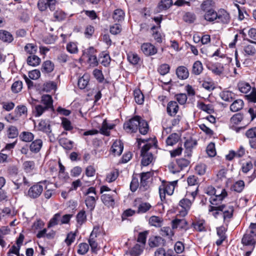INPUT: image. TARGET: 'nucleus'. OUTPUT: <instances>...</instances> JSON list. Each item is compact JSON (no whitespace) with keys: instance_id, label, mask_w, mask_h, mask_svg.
Returning <instances> with one entry per match:
<instances>
[{"instance_id":"1","label":"nucleus","mask_w":256,"mask_h":256,"mask_svg":"<svg viewBox=\"0 0 256 256\" xmlns=\"http://www.w3.org/2000/svg\"><path fill=\"white\" fill-rule=\"evenodd\" d=\"M138 126L141 134L144 135L147 134L149 129L148 125L146 120H142L138 116H136L125 122L124 128L127 132H136Z\"/></svg>"},{"instance_id":"2","label":"nucleus","mask_w":256,"mask_h":256,"mask_svg":"<svg viewBox=\"0 0 256 256\" xmlns=\"http://www.w3.org/2000/svg\"><path fill=\"white\" fill-rule=\"evenodd\" d=\"M151 147L152 145L150 144H146L142 148L141 156L142 158L141 163L143 166H148L154 160L152 154L151 152H148Z\"/></svg>"},{"instance_id":"3","label":"nucleus","mask_w":256,"mask_h":256,"mask_svg":"<svg viewBox=\"0 0 256 256\" xmlns=\"http://www.w3.org/2000/svg\"><path fill=\"white\" fill-rule=\"evenodd\" d=\"M227 196V192L224 189H222L220 191V194H216L214 196H212L210 199V202L211 204L208 207L209 212H212L210 211V208L213 206H220L224 204H221L222 201L223 199Z\"/></svg>"},{"instance_id":"4","label":"nucleus","mask_w":256,"mask_h":256,"mask_svg":"<svg viewBox=\"0 0 256 256\" xmlns=\"http://www.w3.org/2000/svg\"><path fill=\"white\" fill-rule=\"evenodd\" d=\"M56 0H38V8L41 12L46 11L48 8L50 11H54L56 9Z\"/></svg>"},{"instance_id":"5","label":"nucleus","mask_w":256,"mask_h":256,"mask_svg":"<svg viewBox=\"0 0 256 256\" xmlns=\"http://www.w3.org/2000/svg\"><path fill=\"white\" fill-rule=\"evenodd\" d=\"M220 210L221 212H223V217L224 220L227 219H230L233 214L234 208L233 206L223 205L220 206H213L211 208L210 211H213V210Z\"/></svg>"},{"instance_id":"6","label":"nucleus","mask_w":256,"mask_h":256,"mask_svg":"<svg viewBox=\"0 0 256 256\" xmlns=\"http://www.w3.org/2000/svg\"><path fill=\"white\" fill-rule=\"evenodd\" d=\"M116 196L115 190L112 192L110 194H103L101 196L102 202L108 206H113L114 204V198Z\"/></svg>"},{"instance_id":"7","label":"nucleus","mask_w":256,"mask_h":256,"mask_svg":"<svg viewBox=\"0 0 256 256\" xmlns=\"http://www.w3.org/2000/svg\"><path fill=\"white\" fill-rule=\"evenodd\" d=\"M43 191V186L39 184H34L31 186L28 192V196L32 198H38Z\"/></svg>"},{"instance_id":"8","label":"nucleus","mask_w":256,"mask_h":256,"mask_svg":"<svg viewBox=\"0 0 256 256\" xmlns=\"http://www.w3.org/2000/svg\"><path fill=\"white\" fill-rule=\"evenodd\" d=\"M141 50L146 56H152L157 52L156 48L154 45L148 42L143 44L141 46Z\"/></svg>"},{"instance_id":"9","label":"nucleus","mask_w":256,"mask_h":256,"mask_svg":"<svg viewBox=\"0 0 256 256\" xmlns=\"http://www.w3.org/2000/svg\"><path fill=\"white\" fill-rule=\"evenodd\" d=\"M191 204V202L187 198L182 200L179 202V206L182 208V210L180 212V215L182 216H186Z\"/></svg>"},{"instance_id":"10","label":"nucleus","mask_w":256,"mask_h":256,"mask_svg":"<svg viewBox=\"0 0 256 256\" xmlns=\"http://www.w3.org/2000/svg\"><path fill=\"white\" fill-rule=\"evenodd\" d=\"M242 242V244L245 246H250L252 247V246H255V244L256 243V240L255 239V236L249 234L248 232L244 236Z\"/></svg>"},{"instance_id":"11","label":"nucleus","mask_w":256,"mask_h":256,"mask_svg":"<svg viewBox=\"0 0 256 256\" xmlns=\"http://www.w3.org/2000/svg\"><path fill=\"white\" fill-rule=\"evenodd\" d=\"M151 174L150 172H142L140 176V188L142 190H146L148 188V180L150 178Z\"/></svg>"},{"instance_id":"12","label":"nucleus","mask_w":256,"mask_h":256,"mask_svg":"<svg viewBox=\"0 0 256 256\" xmlns=\"http://www.w3.org/2000/svg\"><path fill=\"white\" fill-rule=\"evenodd\" d=\"M37 128L38 130L45 132L47 134H49L52 132L50 122L48 120H41Z\"/></svg>"},{"instance_id":"13","label":"nucleus","mask_w":256,"mask_h":256,"mask_svg":"<svg viewBox=\"0 0 256 256\" xmlns=\"http://www.w3.org/2000/svg\"><path fill=\"white\" fill-rule=\"evenodd\" d=\"M218 18L220 22L224 24L229 23L230 21V14L224 10L220 9L219 10L217 14Z\"/></svg>"},{"instance_id":"14","label":"nucleus","mask_w":256,"mask_h":256,"mask_svg":"<svg viewBox=\"0 0 256 256\" xmlns=\"http://www.w3.org/2000/svg\"><path fill=\"white\" fill-rule=\"evenodd\" d=\"M179 106L175 101H170L168 104L166 111L170 116H174L178 112Z\"/></svg>"},{"instance_id":"15","label":"nucleus","mask_w":256,"mask_h":256,"mask_svg":"<svg viewBox=\"0 0 256 256\" xmlns=\"http://www.w3.org/2000/svg\"><path fill=\"white\" fill-rule=\"evenodd\" d=\"M188 222L184 218H176L172 221V228L186 229Z\"/></svg>"},{"instance_id":"16","label":"nucleus","mask_w":256,"mask_h":256,"mask_svg":"<svg viewBox=\"0 0 256 256\" xmlns=\"http://www.w3.org/2000/svg\"><path fill=\"white\" fill-rule=\"evenodd\" d=\"M176 74L178 77L181 80L187 78L189 75L188 68L184 66H178L176 69Z\"/></svg>"},{"instance_id":"17","label":"nucleus","mask_w":256,"mask_h":256,"mask_svg":"<svg viewBox=\"0 0 256 256\" xmlns=\"http://www.w3.org/2000/svg\"><path fill=\"white\" fill-rule=\"evenodd\" d=\"M96 237V234L94 232V230L92 231L90 234V238L88 240L89 244L90 246L92 251L93 252H96L98 250V243L95 240V238Z\"/></svg>"},{"instance_id":"18","label":"nucleus","mask_w":256,"mask_h":256,"mask_svg":"<svg viewBox=\"0 0 256 256\" xmlns=\"http://www.w3.org/2000/svg\"><path fill=\"white\" fill-rule=\"evenodd\" d=\"M42 146V141L40 139H37L33 141L30 146V150L34 153L39 152Z\"/></svg>"},{"instance_id":"19","label":"nucleus","mask_w":256,"mask_h":256,"mask_svg":"<svg viewBox=\"0 0 256 256\" xmlns=\"http://www.w3.org/2000/svg\"><path fill=\"white\" fill-rule=\"evenodd\" d=\"M200 8L202 10L206 12L214 8L215 2L212 0H205L201 4Z\"/></svg>"},{"instance_id":"20","label":"nucleus","mask_w":256,"mask_h":256,"mask_svg":"<svg viewBox=\"0 0 256 256\" xmlns=\"http://www.w3.org/2000/svg\"><path fill=\"white\" fill-rule=\"evenodd\" d=\"M173 4L172 0H161L158 6L157 11L160 12L161 11L166 10L169 8Z\"/></svg>"},{"instance_id":"21","label":"nucleus","mask_w":256,"mask_h":256,"mask_svg":"<svg viewBox=\"0 0 256 256\" xmlns=\"http://www.w3.org/2000/svg\"><path fill=\"white\" fill-rule=\"evenodd\" d=\"M218 12L214 8L204 12V18L205 20L210 22H213L218 18Z\"/></svg>"},{"instance_id":"22","label":"nucleus","mask_w":256,"mask_h":256,"mask_svg":"<svg viewBox=\"0 0 256 256\" xmlns=\"http://www.w3.org/2000/svg\"><path fill=\"white\" fill-rule=\"evenodd\" d=\"M123 145L120 142H115L112 146V152L115 156H120L123 150Z\"/></svg>"},{"instance_id":"23","label":"nucleus","mask_w":256,"mask_h":256,"mask_svg":"<svg viewBox=\"0 0 256 256\" xmlns=\"http://www.w3.org/2000/svg\"><path fill=\"white\" fill-rule=\"evenodd\" d=\"M98 199H96L92 196H87L85 198V204L88 208L90 211L94 210L96 206V201Z\"/></svg>"},{"instance_id":"24","label":"nucleus","mask_w":256,"mask_h":256,"mask_svg":"<svg viewBox=\"0 0 256 256\" xmlns=\"http://www.w3.org/2000/svg\"><path fill=\"white\" fill-rule=\"evenodd\" d=\"M144 248L142 246L136 244L126 254L130 256H138L142 252Z\"/></svg>"},{"instance_id":"25","label":"nucleus","mask_w":256,"mask_h":256,"mask_svg":"<svg viewBox=\"0 0 256 256\" xmlns=\"http://www.w3.org/2000/svg\"><path fill=\"white\" fill-rule=\"evenodd\" d=\"M216 230L219 238L216 241V244L217 246H220L226 238L225 228L224 227L221 226L217 228Z\"/></svg>"},{"instance_id":"26","label":"nucleus","mask_w":256,"mask_h":256,"mask_svg":"<svg viewBox=\"0 0 256 256\" xmlns=\"http://www.w3.org/2000/svg\"><path fill=\"white\" fill-rule=\"evenodd\" d=\"M27 64L32 66H36L40 63V58L34 54L28 56Z\"/></svg>"},{"instance_id":"27","label":"nucleus","mask_w":256,"mask_h":256,"mask_svg":"<svg viewBox=\"0 0 256 256\" xmlns=\"http://www.w3.org/2000/svg\"><path fill=\"white\" fill-rule=\"evenodd\" d=\"M244 106V102L242 100L238 99L235 100L230 106V110L233 112L239 111Z\"/></svg>"},{"instance_id":"28","label":"nucleus","mask_w":256,"mask_h":256,"mask_svg":"<svg viewBox=\"0 0 256 256\" xmlns=\"http://www.w3.org/2000/svg\"><path fill=\"white\" fill-rule=\"evenodd\" d=\"M0 40L4 42H11L13 40V36L8 32L0 30Z\"/></svg>"},{"instance_id":"29","label":"nucleus","mask_w":256,"mask_h":256,"mask_svg":"<svg viewBox=\"0 0 256 256\" xmlns=\"http://www.w3.org/2000/svg\"><path fill=\"white\" fill-rule=\"evenodd\" d=\"M203 69L202 63L197 60L193 64L192 72L195 75H199L202 72Z\"/></svg>"},{"instance_id":"30","label":"nucleus","mask_w":256,"mask_h":256,"mask_svg":"<svg viewBox=\"0 0 256 256\" xmlns=\"http://www.w3.org/2000/svg\"><path fill=\"white\" fill-rule=\"evenodd\" d=\"M22 168L26 173H31L35 168V163L32 160H26L23 162Z\"/></svg>"},{"instance_id":"31","label":"nucleus","mask_w":256,"mask_h":256,"mask_svg":"<svg viewBox=\"0 0 256 256\" xmlns=\"http://www.w3.org/2000/svg\"><path fill=\"white\" fill-rule=\"evenodd\" d=\"M220 96L222 100L228 102H230L235 98L234 94L230 91L222 92L220 94Z\"/></svg>"},{"instance_id":"32","label":"nucleus","mask_w":256,"mask_h":256,"mask_svg":"<svg viewBox=\"0 0 256 256\" xmlns=\"http://www.w3.org/2000/svg\"><path fill=\"white\" fill-rule=\"evenodd\" d=\"M112 17L116 22H119L124 20V13L121 9H116L114 11Z\"/></svg>"},{"instance_id":"33","label":"nucleus","mask_w":256,"mask_h":256,"mask_svg":"<svg viewBox=\"0 0 256 256\" xmlns=\"http://www.w3.org/2000/svg\"><path fill=\"white\" fill-rule=\"evenodd\" d=\"M163 220L162 218L157 216H152L149 219V224L155 227H160Z\"/></svg>"},{"instance_id":"34","label":"nucleus","mask_w":256,"mask_h":256,"mask_svg":"<svg viewBox=\"0 0 256 256\" xmlns=\"http://www.w3.org/2000/svg\"><path fill=\"white\" fill-rule=\"evenodd\" d=\"M90 78L88 74H84L79 78L78 80V86L80 89H84L86 88L89 82Z\"/></svg>"},{"instance_id":"35","label":"nucleus","mask_w":256,"mask_h":256,"mask_svg":"<svg viewBox=\"0 0 256 256\" xmlns=\"http://www.w3.org/2000/svg\"><path fill=\"white\" fill-rule=\"evenodd\" d=\"M41 102L48 109L52 106V100L50 95L45 94L42 96V97Z\"/></svg>"},{"instance_id":"36","label":"nucleus","mask_w":256,"mask_h":256,"mask_svg":"<svg viewBox=\"0 0 256 256\" xmlns=\"http://www.w3.org/2000/svg\"><path fill=\"white\" fill-rule=\"evenodd\" d=\"M180 139L179 136L176 133H173L170 135L166 140V144L173 146L177 143Z\"/></svg>"},{"instance_id":"37","label":"nucleus","mask_w":256,"mask_h":256,"mask_svg":"<svg viewBox=\"0 0 256 256\" xmlns=\"http://www.w3.org/2000/svg\"><path fill=\"white\" fill-rule=\"evenodd\" d=\"M134 96L136 102L138 104H142L144 102V96L140 89L135 90Z\"/></svg>"},{"instance_id":"38","label":"nucleus","mask_w":256,"mask_h":256,"mask_svg":"<svg viewBox=\"0 0 256 256\" xmlns=\"http://www.w3.org/2000/svg\"><path fill=\"white\" fill-rule=\"evenodd\" d=\"M54 68V64L50 60H46L42 65V72L49 73L52 72Z\"/></svg>"},{"instance_id":"39","label":"nucleus","mask_w":256,"mask_h":256,"mask_svg":"<svg viewBox=\"0 0 256 256\" xmlns=\"http://www.w3.org/2000/svg\"><path fill=\"white\" fill-rule=\"evenodd\" d=\"M214 74L216 75H220L224 71V68L220 64H216L208 68Z\"/></svg>"},{"instance_id":"40","label":"nucleus","mask_w":256,"mask_h":256,"mask_svg":"<svg viewBox=\"0 0 256 256\" xmlns=\"http://www.w3.org/2000/svg\"><path fill=\"white\" fill-rule=\"evenodd\" d=\"M20 138L22 141L30 142L34 138V135L30 132H23L20 134Z\"/></svg>"},{"instance_id":"41","label":"nucleus","mask_w":256,"mask_h":256,"mask_svg":"<svg viewBox=\"0 0 256 256\" xmlns=\"http://www.w3.org/2000/svg\"><path fill=\"white\" fill-rule=\"evenodd\" d=\"M61 221V214L60 213L55 214L50 220L48 227H52L54 226L60 224Z\"/></svg>"},{"instance_id":"42","label":"nucleus","mask_w":256,"mask_h":256,"mask_svg":"<svg viewBox=\"0 0 256 256\" xmlns=\"http://www.w3.org/2000/svg\"><path fill=\"white\" fill-rule=\"evenodd\" d=\"M152 208V206L148 202H142L138 208L137 213L143 214L147 212Z\"/></svg>"},{"instance_id":"43","label":"nucleus","mask_w":256,"mask_h":256,"mask_svg":"<svg viewBox=\"0 0 256 256\" xmlns=\"http://www.w3.org/2000/svg\"><path fill=\"white\" fill-rule=\"evenodd\" d=\"M60 144L65 149L71 150L72 148L73 142L66 138H62L59 140Z\"/></svg>"},{"instance_id":"44","label":"nucleus","mask_w":256,"mask_h":256,"mask_svg":"<svg viewBox=\"0 0 256 256\" xmlns=\"http://www.w3.org/2000/svg\"><path fill=\"white\" fill-rule=\"evenodd\" d=\"M24 50L26 54L31 56L36 53L37 51V46L32 44H28L25 46Z\"/></svg>"},{"instance_id":"45","label":"nucleus","mask_w":256,"mask_h":256,"mask_svg":"<svg viewBox=\"0 0 256 256\" xmlns=\"http://www.w3.org/2000/svg\"><path fill=\"white\" fill-rule=\"evenodd\" d=\"M238 87L240 91L244 94L248 93L251 89L250 86L248 83L244 82H239Z\"/></svg>"},{"instance_id":"46","label":"nucleus","mask_w":256,"mask_h":256,"mask_svg":"<svg viewBox=\"0 0 256 256\" xmlns=\"http://www.w3.org/2000/svg\"><path fill=\"white\" fill-rule=\"evenodd\" d=\"M18 135V132L17 128L13 126H11L8 130V136L9 138H14Z\"/></svg>"},{"instance_id":"47","label":"nucleus","mask_w":256,"mask_h":256,"mask_svg":"<svg viewBox=\"0 0 256 256\" xmlns=\"http://www.w3.org/2000/svg\"><path fill=\"white\" fill-rule=\"evenodd\" d=\"M48 109L46 107L42 104H36L34 106V112L36 116H40Z\"/></svg>"},{"instance_id":"48","label":"nucleus","mask_w":256,"mask_h":256,"mask_svg":"<svg viewBox=\"0 0 256 256\" xmlns=\"http://www.w3.org/2000/svg\"><path fill=\"white\" fill-rule=\"evenodd\" d=\"M202 86L208 92H211L215 88L214 84L212 80L208 81L204 80L202 84Z\"/></svg>"},{"instance_id":"49","label":"nucleus","mask_w":256,"mask_h":256,"mask_svg":"<svg viewBox=\"0 0 256 256\" xmlns=\"http://www.w3.org/2000/svg\"><path fill=\"white\" fill-rule=\"evenodd\" d=\"M77 222L80 225H82L86 222V216L84 210L80 211L76 216Z\"/></svg>"},{"instance_id":"50","label":"nucleus","mask_w":256,"mask_h":256,"mask_svg":"<svg viewBox=\"0 0 256 256\" xmlns=\"http://www.w3.org/2000/svg\"><path fill=\"white\" fill-rule=\"evenodd\" d=\"M77 232V230L74 232H70L68 234L66 238L64 240L67 246H70L74 242Z\"/></svg>"},{"instance_id":"51","label":"nucleus","mask_w":256,"mask_h":256,"mask_svg":"<svg viewBox=\"0 0 256 256\" xmlns=\"http://www.w3.org/2000/svg\"><path fill=\"white\" fill-rule=\"evenodd\" d=\"M243 118V116L240 113H237L230 118V121L232 124H238L242 121Z\"/></svg>"},{"instance_id":"52","label":"nucleus","mask_w":256,"mask_h":256,"mask_svg":"<svg viewBox=\"0 0 256 256\" xmlns=\"http://www.w3.org/2000/svg\"><path fill=\"white\" fill-rule=\"evenodd\" d=\"M244 187V182L243 180H238L236 182L233 186L232 189L235 192H242Z\"/></svg>"},{"instance_id":"53","label":"nucleus","mask_w":256,"mask_h":256,"mask_svg":"<svg viewBox=\"0 0 256 256\" xmlns=\"http://www.w3.org/2000/svg\"><path fill=\"white\" fill-rule=\"evenodd\" d=\"M244 52L248 56H254L256 53V49L253 44H250L244 46Z\"/></svg>"},{"instance_id":"54","label":"nucleus","mask_w":256,"mask_h":256,"mask_svg":"<svg viewBox=\"0 0 256 256\" xmlns=\"http://www.w3.org/2000/svg\"><path fill=\"white\" fill-rule=\"evenodd\" d=\"M173 252L168 250L166 252L162 248H158L154 254L155 256H172Z\"/></svg>"},{"instance_id":"55","label":"nucleus","mask_w":256,"mask_h":256,"mask_svg":"<svg viewBox=\"0 0 256 256\" xmlns=\"http://www.w3.org/2000/svg\"><path fill=\"white\" fill-rule=\"evenodd\" d=\"M148 234V231H144V232H140L138 238V242H140V246H142L143 248L144 247L146 244V238Z\"/></svg>"},{"instance_id":"56","label":"nucleus","mask_w":256,"mask_h":256,"mask_svg":"<svg viewBox=\"0 0 256 256\" xmlns=\"http://www.w3.org/2000/svg\"><path fill=\"white\" fill-rule=\"evenodd\" d=\"M128 60L131 64H136L138 62L140 58L136 54L130 52L128 54Z\"/></svg>"},{"instance_id":"57","label":"nucleus","mask_w":256,"mask_h":256,"mask_svg":"<svg viewBox=\"0 0 256 256\" xmlns=\"http://www.w3.org/2000/svg\"><path fill=\"white\" fill-rule=\"evenodd\" d=\"M161 240L160 236H153L150 238L148 240V244L150 247L154 248L159 246L160 240Z\"/></svg>"},{"instance_id":"58","label":"nucleus","mask_w":256,"mask_h":256,"mask_svg":"<svg viewBox=\"0 0 256 256\" xmlns=\"http://www.w3.org/2000/svg\"><path fill=\"white\" fill-rule=\"evenodd\" d=\"M66 50L70 54H76L78 52V48L76 43L70 42L66 45Z\"/></svg>"},{"instance_id":"59","label":"nucleus","mask_w":256,"mask_h":256,"mask_svg":"<svg viewBox=\"0 0 256 256\" xmlns=\"http://www.w3.org/2000/svg\"><path fill=\"white\" fill-rule=\"evenodd\" d=\"M66 14L62 10H57L54 14V20L62 21L66 18Z\"/></svg>"},{"instance_id":"60","label":"nucleus","mask_w":256,"mask_h":256,"mask_svg":"<svg viewBox=\"0 0 256 256\" xmlns=\"http://www.w3.org/2000/svg\"><path fill=\"white\" fill-rule=\"evenodd\" d=\"M160 234L163 236L170 238L174 235V232L171 228L168 226H165L160 229Z\"/></svg>"},{"instance_id":"61","label":"nucleus","mask_w":256,"mask_h":256,"mask_svg":"<svg viewBox=\"0 0 256 256\" xmlns=\"http://www.w3.org/2000/svg\"><path fill=\"white\" fill-rule=\"evenodd\" d=\"M206 153L210 157H213L216 154V151L215 149V145L214 143L210 142L206 148Z\"/></svg>"},{"instance_id":"62","label":"nucleus","mask_w":256,"mask_h":256,"mask_svg":"<svg viewBox=\"0 0 256 256\" xmlns=\"http://www.w3.org/2000/svg\"><path fill=\"white\" fill-rule=\"evenodd\" d=\"M118 172L116 170H114L110 172L108 174L106 180L108 182H112L114 181L118 178Z\"/></svg>"},{"instance_id":"63","label":"nucleus","mask_w":256,"mask_h":256,"mask_svg":"<svg viewBox=\"0 0 256 256\" xmlns=\"http://www.w3.org/2000/svg\"><path fill=\"white\" fill-rule=\"evenodd\" d=\"M22 88V83L21 81H16L12 86V90L14 93H18Z\"/></svg>"},{"instance_id":"64","label":"nucleus","mask_w":256,"mask_h":256,"mask_svg":"<svg viewBox=\"0 0 256 256\" xmlns=\"http://www.w3.org/2000/svg\"><path fill=\"white\" fill-rule=\"evenodd\" d=\"M246 136L249 139L256 138V127L250 128L246 132Z\"/></svg>"}]
</instances>
